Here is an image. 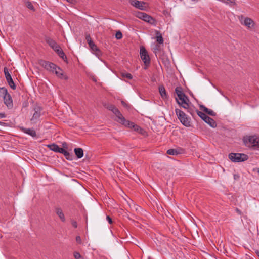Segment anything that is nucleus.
Instances as JSON below:
<instances>
[{
	"mask_svg": "<svg viewBox=\"0 0 259 259\" xmlns=\"http://www.w3.org/2000/svg\"><path fill=\"white\" fill-rule=\"evenodd\" d=\"M243 142L245 145L249 147L259 148V138L256 136H249L244 138Z\"/></svg>",
	"mask_w": 259,
	"mask_h": 259,
	"instance_id": "nucleus-1",
	"label": "nucleus"
},
{
	"mask_svg": "<svg viewBox=\"0 0 259 259\" xmlns=\"http://www.w3.org/2000/svg\"><path fill=\"white\" fill-rule=\"evenodd\" d=\"M136 16L137 18L150 24L151 25L153 26H156L157 25L156 20L154 18L145 13L137 12L136 13Z\"/></svg>",
	"mask_w": 259,
	"mask_h": 259,
	"instance_id": "nucleus-2",
	"label": "nucleus"
},
{
	"mask_svg": "<svg viewBox=\"0 0 259 259\" xmlns=\"http://www.w3.org/2000/svg\"><path fill=\"white\" fill-rule=\"evenodd\" d=\"M140 55L142 60L144 63V69H147L150 64V58L148 52L144 46L140 47Z\"/></svg>",
	"mask_w": 259,
	"mask_h": 259,
	"instance_id": "nucleus-3",
	"label": "nucleus"
},
{
	"mask_svg": "<svg viewBox=\"0 0 259 259\" xmlns=\"http://www.w3.org/2000/svg\"><path fill=\"white\" fill-rule=\"evenodd\" d=\"M229 158L234 162H240L247 160L248 156L243 153H231L229 154Z\"/></svg>",
	"mask_w": 259,
	"mask_h": 259,
	"instance_id": "nucleus-4",
	"label": "nucleus"
},
{
	"mask_svg": "<svg viewBox=\"0 0 259 259\" xmlns=\"http://www.w3.org/2000/svg\"><path fill=\"white\" fill-rule=\"evenodd\" d=\"M121 124L125 127L133 128L135 131L138 132L142 135H145L146 133L145 131H144L140 126L135 124L134 122L126 120L125 118L124 119V121H123Z\"/></svg>",
	"mask_w": 259,
	"mask_h": 259,
	"instance_id": "nucleus-5",
	"label": "nucleus"
},
{
	"mask_svg": "<svg viewBox=\"0 0 259 259\" xmlns=\"http://www.w3.org/2000/svg\"><path fill=\"white\" fill-rule=\"evenodd\" d=\"M175 112L181 122L186 127H190L191 123L185 113L179 109H175Z\"/></svg>",
	"mask_w": 259,
	"mask_h": 259,
	"instance_id": "nucleus-6",
	"label": "nucleus"
},
{
	"mask_svg": "<svg viewBox=\"0 0 259 259\" xmlns=\"http://www.w3.org/2000/svg\"><path fill=\"white\" fill-rule=\"evenodd\" d=\"M105 107L109 110L112 111L116 116L117 122L121 124L123 121H124L125 118L122 115L120 111L113 105H108Z\"/></svg>",
	"mask_w": 259,
	"mask_h": 259,
	"instance_id": "nucleus-7",
	"label": "nucleus"
},
{
	"mask_svg": "<svg viewBox=\"0 0 259 259\" xmlns=\"http://www.w3.org/2000/svg\"><path fill=\"white\" fill-rule=\"evenodd\" d=\"M197 115L203 119L206 123L209 124L212 127H215L217 125L215 121L211 118V117L208 116L205 113L199 111L198 110H196Z\"/></svg>",
	"mask_w": 259,
	"mask_h": 259,
	"instance_id": "nucleus-8",
	"label": "nucleus"
},
{
	"mask_svg": "<svg viewBox=\"0 0 259 259\" xmlns=\"http://www.w3.org/2000/svg\"><path fill=\"white\" fill-rule=\"evenodd\" d=\"M238 18L240 23L242 25H245L248 28H251L254 26L253 21L249 17H244L243 15H241L238 16Z\"/></svg>",
	"mask_w": 259,
	"mask_h": 259,
	"instance_id": "nucleus-9",
	"label": "nucleus"
},
{
	"mask_svg": "<svg viewBox=\"0 0 259 259\" xmlns=\"http://www.w3.org/2000/svg\"><path fill=\"white\" fill-rule=\"evenodd\" d=\"M40 64L46 70L53 73L54 72L57 68V66L56 64L49 61L41 60L40 62Z\"/></svg>",
	"mask_w": 259,
	"mask_h": 259,
	"instance_id": "nucleus-10",
	"label": "nucleus"
},
{
	"mask_svg": "<svg viewBox=\"0 0 259 259\" xmlns=\"http://www.w3.org/2000/svg\"><path fill=\"white\" fill-rule=\"evenodd\" d=\"M163 46L160 44L155 45V47L153 48V52L155 54L156 56H159V57L164 60L165 59L167 60V57L164 54V52L162 49Z\"/></svg>",
	"mask_w": 259,
	"mask_h": 259,
	"instance_id": "nucleus-11",
	"label": "nucleus"
},
{
	"mask_svg": "<svg viewBox=\"0 0 259 259\" xmlns=\"http://www.w3.org/2000/svg\"><path fill=\"white\" fill-rule=\"evenodd\" d=\"M4 72L5 75L6 79L11 89L15 90L16 89V85L13 81L11 74L9 73L8 68L5 67L4 68Z\"/></svg>",
	"mask_w": 259,
	"mask_h": 259,
	"instance_id": "nucleus-12",
	"label": "nucleus"
},
{
	"mask_svg": "<svg viewBox=\"0 0 259 259\" xmlns=\"http://www.w3.org/2000/svg\"><path fill=\"white\" fill-rule=\"evenodd\" d=\"M130 3L131 5L141 10H145L147 8L146 3L143 1L138 0H130Z\"/></svg>",
	"mask_w": 259,
	"mask_h": 259,
	"instance_id": "nucleus-13",
	"label": "nucleus"
},
{
	"mask_svg": "<svg viewBox=\"0 0 259 259\" xmlns=\"http://www.w3.org/2000/svg\"><path fill=\"white\" fill-rule=\"evenodd\" d=\"M57 77L62 79L67 80L68 77L64 74L63 71L58 66L54 72Z\"/></svg>",
	"mask_w": 259,
	"mask_h": 259,
	"instance_id": "nucleus-14",
	"label": "nucleus"
},
{
	"mask_svg": "<svg viewBox=\"0 0 259 259\" xmlns=\"http://www.w3.org/2000/svg\"><path fill=\"white\" fill-rule=\"evenodd\" d=\"M34 113H33V116L31 119V121H33L35 120L38 119L41 115V108L39 107H35L34 109Z\"/></svg>",
	"mask_w": 259,
	"mask_h": 259,
	"instance_id": "nucleus-15",
	"label": "nucleus"
},
{
	"mask_svg": "<svg viewBox=\"0 0 259 259\" xmlns=\"http://www.w3.org/2000/svg\"><path fill=\"white\" fill-rule=\"evenodd\" d=\"M4 103L9 108H11L13 106L12 99L11 95L8 94L5 96L4 98Z\"/></svg>",
	"mask_w": 259,
	"mask_h": 259,
	"instance_id": "nucleus-16",
	"label": "nucleus"
},
{
	"mask_svg": "<svg viewBox=\"0 0 259 259\" xmlns=\"http://www.w3.org/2000/svg\"><path fill=\"white\" fill-rule=\"evenodd\" d=\"M21 130H22V131L24 133H25L28 135H29L30 136L33 137H35L36 136V132L33 129L26 128L22 127L21 128Z\"/></svg>",
	"mask_w": 259,
	"mask_h": 259,
	"instance_id": "nucleus-17",
	"label": "nucleus"
},
{
	"mask_svg": "<svg viewBox=\"0 0 259 259\" xmlns=\"http://www.w3.org/2000/svg\"><path fill=\"white\" fill-rule=\"evenodd\" d=\"M200 108L201 110H203L204 112L210 116H215L216 115V113L213 111L207 108L204 105H200Z\"/></svg>",
	"mask_w": 259,
	"mask_h": 259,
	"instance_id": "nucleus-18",
	"label": "nucleus"
},
{
	"mask_svg": "<svg viewBox=\"0 0 259 259\" xmlns=\"http://www.w3.org/2000/svg\"><path fill=\"white\" fill-rule=\"evenodd\" d=\"M159 92L163 99H167V95L163 85H162L159 87Z\"/></svg>",
	"mask_w": 259,
	"mask_h": 259,
	"instance_id": "nucleus-19",
	"label": "nucleus"
},
{
	"mask_svg": "<svg viewBox=\"0 0 259 259\" xmlns=\"http://www.w3.org/2000/svg\"><path fill=\"white\" fill-rule=\"evenodd\" d=\"M55 212L62 222H64L65 221V218L64 217V214L63 211L61 208L56 207L55 208Z\"/></svg>",
	"mask_w": 259,
	"mask_h": 259,
	"instance_id": "nucleus-20",
	"label": "nucleus"
},
{
	"mask_svg": "<svg viewBox=\"0 0 259 259\" xmlns=\"http://www.w3.org/2000/svg\"><path fill=\"white\" fill-rule=\"evenodd\" d=\"M74 151L77 158L80 159L83 156V150L80 148H76L74 149Z\"/></svg>",
	"mask_w": 259,
	"mask_h": 259,
	"instance_id": "nucleus-21",
	"label": "nucleus"
},
{
	"mask_svg": "<svg viewBox=\"0 0 259 259\" xmlns=\"http://www.w3.org/2000/svg\"><path fill=\"white\" fill-rule=\"evenodd\" d=\"M49 149L54 152L60 153V150L62 148H60L57 145L55 144H52L47 145Z\"/></svg>",
	"mask_w": 259,
	"mask_h": 259,
	"instance_id": "nucleus-22",
	"label": "nucleus"
},
{
	"mask_svg": "<svg viewBox=\"0 0 259 259\" xmlns=\"http://www.w3.org/2000/svg\"><path fill=\"white\" fill-rule=\"evenodd\" d=\"M60 153L64 154L65 158L67 160H72V155L71 154H70L68 151L65 150L64 149L62 148L60 150Z\"/></svg>",
	"mask_w": 259,
	"mask_h": 259,
	"instance_id": "nucleus-23",
	"label": "nucleus"
},
{
	"mask_svg": "<svg viewBox=\"0 0 259 259\" xmlns=\"http://www.w3.org/2000/svg\"><path fill=\"white\" fill-rule=\"evenodd\" d=\"M45 40L51 48H54V46L57 44L54 39L49 37H46L45 38Z\"/></svg>",
	"mask_w": 259,
	"mask_h": 259,
	"instance_id": "nucleus-24",
	"label": "nucleus"
},
{
	"mask_svg": "<svg viewBox=\"0 0 259 259\" xmlns=\"http://www.w3.org/2000/svg\"><path fill=\"white\" fill-rule=\"evenodd\" d=\"M156 41L157 42L159 43L160 45H162L163 46V38L162 36V34L160 33V32L158 31H156Z\"/></svg>",
	"mask_w": 259,
	"mask_h": 259,
	"instance_id": "nucleus-25",
	"label": "nucleus"
},
{
	"mask_svg": "<svg viewBox=\"0 0 259 259\" xmlns=\"http://www.w3.org/2000/svg\"><path fill=\"white\" fill-rule=\"evenodd\" d=\"M90 48L92 50L93 52H95L96 55L99 56L101 55V52L100 49L98 48V47L93 42V45H89Z\"/></svg>",
	"mask_w": 259,
	"mask_h": 259,
	"instance_id": "nucleus-26",
	"label": "nucleus"
},
{
	"mask_svg": "<svg viewBox=\"0 0 259 259\" xmlns=\"http://www.w3.org/2000/svg\"><path fill=\"white\" fill-rule=\"evenodd\" d=\"M57 54H58V55L65 62H66V63H67V57L66 56V55L65 54V53H64V52L63 51L62 49H61L60 50H59V52H58L57 53Z\"/></svg>",
	"mask_w": 259,
	"mask_h": 259,
	"instance_id": "nucleus-27",
	"label": "nucleus"
},
{
	"mask_svg": "<svg viewBox=\"0 0 259 259\" xmlns=\"http://www.w3.org/2000/svg\"><path fill=\"white\" fill-rule=\"evenodd\" d=\"M176 100L178 104L180 105L185 104V103H186L187 102L189 101V100L187 96V99H185V98H183L181 100H178V99L176 98Z\"/></svg>",
	"mask_w": 259,
	"mask_h": 259,
	"instance_id": "nucleus-28",
	"label": "nucleus"
},
{
	"mask_svg": "<svg viewBox=\"0 0 259 259\" xmlns=\"http://www.w3.org/2000/svg\"><path fill=\"white\" fill-rule=\"evenodd\" d=\"M223 3H226L229 5L231 6H234L236 5V3L235 0H220Z\"/></svg>",
	"mask_w": 259,
	"mask_h": 259,
	"instance_id": "nucleus-29",
	"label": "nucleus"
},
{
	"mask_svg": "<svg viewBox=\"0 0 259 259\" xmlns=\"http://www.w3.org/2000/svg\"><path fill=\"white\" fill-rule=\"evenodd\" d=\"M7 94H8V93L6 88L4 87L0 88V96H3L4 98Z\"/></svg>",
	"mask_w": 259,
	"mask_h": 259,
	"instance_id": "nucleus-30",
	"label": "nucleus"
},
{
	"mask_svg": "<svg viewBox=\"0 0 259 259\" xmlns=\"http://www.w3.org/2000/svg\"><path fill=\"white\" fill-rule=\"evenodd\" d=\"M167 153L171 155H177L179 154V153L174 149H168L167 151Z\"/></svg>",
	"mask_w": 259,
	"mask_h": 259,
	"instance_id": "nucleus-31",
	"label": "nucleus"
},
{
	"mask_svg": "<svg viewBox=\"0 0 259 259\" xmlns=\"http://www.w3.org/2000/svg\"><path fill=\"white\" fill-rule=\"evenodd\" d=\"M85 39L87 40L89 45H93V41L89 34L86 35Z\"/></svg>",
	"mask_w": 259,
	"mask_h": 259,
	"instance_id": "nucleus-32",
	"label": "nucleus"
},
{
	"mask_svg": "<svg viewBox=\"0 0 259 259\" xmlns=\"http://www.w3.org/2000/svg\"><path fill=\"white\" fill-rule=\"evenodd\" d=\"M122 76L123 77H125L128 79H132L133 78L132 75L129 73H122Z\"/></svg>",
	"mask_w": 259,
	"mask_h": 259,
	"instance_id": "nucleus-33",
	"label": "nucleus"
},
{
	"mask_svg": "<svg viewBox=\"0 0 259 259\" xmlns=\"http://www.w3.org/2000/svg\"><path fill=\"white\" fill-rule=\"evenodd\" d=\"M115 37H116V38L117 39H121L122 38V33L120 31H117L116 33Z\"/></svg>",
	"mask_w": 259,
	"mask_h": 259,
	"instance_id": "nucleus-34",
	"label": "nucleus"
},
{
	"mask_svg": "<svg viewBox=\"0 0 259 259\" xmlns=\"http://www.w3.org/2000/svg\"><path fill=\"white\" fill-rule=\"evenodd\" d=\"M175 92L176 93V94L177 95V96L178 95V94H181L183 93V91H182V89L181 87H177L176 89H175Z\"/></svg>",
	"mask_w": 259,
	"mask_h": 259,
	"instance_id": "nucleus-35",
	"label": "nucleus"
},
{
	"mask_svg": "<svg viewBox=\"0 0 259 259\" xmlns=\"http://www.w3.org/2000/svg\"><path fill=\"white\" fill-rule=\"evenodd\" d=\"M52 49H53V50H54V51L56 53H57L58 52H59V50H60L61 49H62L60 48V46H59V45H58V44H57L56 45H55V46H54V48H52Z\"/></svg>",
	"mask_w": 259,
	"mask_h": 259,
	"instance_id": "nucleus-36",
	"label": "nucleus"
},
{
	"mask_svg": "<svg viewBox=\"0 0 259 259\" xmlns=\"http://www.w3.org/2000/svg\"><path fill=\"white\" fill-rule=\"evenodd\" d=\"M178 100H181L183 98L187 99V96L183 92L181 94H179L178 95Z\"/></svg>",
	"mask_w": 259,
	"mask_h": 259,
	"instance_id": "nucleus-37",
	"label": "nucleus"
},
{
	"mask_svg": "<svg viewBox=\"0 0 259 259\" xmlns=\"http://www.w3.org/2000/svg\"><path fill=\"white\" fill-rule=\"evenodd\" d=\"M74 256L75 259H80L82 258V256L78 252H75L74 253Z\"/></svg>",
	"mask_w": 259,
	"mask_h": 259,
	"instance_id": "nucleus-38",
	"label": "nucleus"
},
{
	"mask_svg": "<svg viewBox=\"0 0 259 259\" xmlns=\"http://www.w3.org/2000/svg\"><path fill=\"white\" fill-rule=\"evenodd\" d=\"M27 7L31 9V10H33L34 9V7L33 6V5L32 4V3L30 2H27Z\"/></svg>",
	"mask_w": 259,
	"mask_h": 259,
	"instance_id": "nucleus-39",
	"label": "nucleus"
},
{
	"mask_svg": "<svg viewBox=\"0 0 259 259\" xmlns=\"http://www.w3.org/2000/svg\"><path fill=\"white\" fill-rule=\"evenodd\" d=\"M76 241L78 243V244H81V237L79 236H77L76 237Z\"/></svg>",
	"mask_w": 259,
	"mask_h": 259,
	"instance_id": "nucleus-40",
	"label": "nucleus"
},
{
	"mask_svg": "<svg viewBox=\"0 0 259 259\" xmlns=\"http://www.w3.org/2000/svg\"><path fill=\"white\" fill-rule=\"evenodd\" d=\"M71 224H72V226H73L74 228H76L77 227V223L76 221L72 220L71 221Z\"/></svg>",
	"mask_w": 259,
	"mask_h": 259,
	"instance_id": "nucleus-41",
	"label": "nucleus"
},
{
	"mask_svg": "<svg viewBox=\"0 0 259 259\" xmlns=\"http://www.w3.org/2000/svg\"><path fill=\"white\" fill-rule=\"evenodd\" d=\"M182 107L185 109H188L189 104L188 102H187L186 103L181 105Z\"/></svg>",
	"mask_w": 259,
	"mask_h": 259,
	"instance_id": "nucleus-42",
	"label": "nucleus"
},
{
	"mask_svg": "<svg viewBox=\"0 0 259 259\" xmlns=\"http://www.w3.org/2000/svg\"><path fill=\"white\" fill-rule=\"evenodd\" d=\"M106 219H107V220L108 221V222H109V224H111L112 223V219L109 215H107L106 217Z\"/></svg>",
	"mask_w": 259,
	"mask_h": 259,
	"instance_id": "nucleus-43",
	"label": "nucleus"
},
{
	"mask_svg": "<svg viewBox=\"0 0 259 259\" xmlns=\"http://www.w3.org/2000/svg\"><path fill=\"white\" fill-rule=\"evenodd\" d=\"M235 211H236V212H237L239 215H242V212H241V211L240 209H239L238 208H236L235 209Z\"/></svg>",
	"mask_w": 259,
	"mask_h": 259,
	"instance_id": "nucleus-44",
	"label": "nucleus"
},
{
	"mask_svg": "<svg viewBox=\"0 0 259 259\" xmlns=\"http://www.w3.org/2000/svg\"><path fill=\"white\" fill-rule=\"evenodd\" d=\"M121 103H122V105L124 106V107H128V105L127 103H126L124 101H121Z\"/></svg>",
	"mask_w": 259,
	"mask_h": 259,
	"instance_id": "nucleus-45",
	"label": "nucleus"
},
{
	"mask_svg": "<svg viewBox=\"0 0 259 259\" xmlns=\"http://www.w3.org/2000/svg\"><path fill=\"white\" fill-rule=\"evenodd\" d=\"M6 117V115L4 113H0V118H5Z\"/></svg>",
	"mask_w": 259,
	"mask_h": 259,
	"instance_id": "nucleus-46",
	"label": "nucleus"
},
{
	"mask_svg": "<svg viewBox=\"0 0 259 259\" xmlns=\"http://www.w3.org/2000/svg\"><path fill=\"white\" fill-rule=\"evenodd\" d=\"M188 111L191 114V115H193V113H192V111H193V110L191 109H189Z\"/></svg>",
	"mask_w": 259,
	"mask_h": 259,
	"instance_id": "nucleus-47",
	"label": "nucleus"
},
{
	"mask_svg": "<svg viewBox=\"0 0 259 259\" xmlns=\"http://www.w3.org/2000/svg\"><path fill=\"white\" fill-rule=\"evenodd\" d=\"M255 252L256 254V255L258 256V257H259V250H256L255 251Z\"/></svg>",
	"mask_w": 259,
	"mask_h": 259,
	"instance_id": "nucleus-48",
	"label": "nucleus"
},
{
	"mask_svg": "<svg viewBox=\"0 0 259 259\" xmlns=\"http://www.w3.org/2000/svg\"><path fill=\"white\" fill-rule=\"evenodd\" d=\"M5 124H6V123H5L3 122H2V121H0V125H1L4 126V125H5Z\"/></svg>",
	"mask_w": 259,
	"mask_h": 259,
	"instance_id": "nucleus-49",
	"label": "nucleus"
},
{
	"mask_svg": "<svg viewBox=\"0 0 259 259\" xmlns=\"http://www.w3.org/2000/svg\"><path fill=\"white\" fill-rule=\"evenodd\" d=\"M68 2L70 3H73L74 0H66Z\"/></svg>",
	"mask_w": 259,
	"mask_h": 259,
	"instance_id": "nucleus-50",
	"label": "nucleus"
},
{
	"mask_svg": "<svg viewBox=\"0 0 259 259\" xmlns=\"http://www.w3.org/2000/svg\"><path fill=\"white\" fill-rule=\"evenodd\" d=\"M134 207H135L136 210H138V207H139L138 205H134Z\"/></svg>",
	"mask_w": 259,
	"mask_h": 259,
	"instance_id": "nucleus-51",
	"label": "nucleus"
},
{
	"mask_svg": "<svg viewBox=\"0 0 259 259\" xmlns=\"http://www.w3.org/2000/svg\"><path fill=\"white\" fill-rule=\"evenodd\" d=\"M237 178H238V177H239V176H237V175H234V178H235V179H236V178H237Z\"/></svg>",
	"mask_w": 259,
	"mask_h": 259,
	"instance_id": "nucleus-52",
	"label": "nucleus"
},
{
	"mask_svg": "<svg viewBox=\"0 0 259 259\" xmlns=\"http://www.w3.org/2000/svg\"><path fill=\"white\" fill-rule=\"evenodd\" d=\"M257 171L259 174V168H257Z\"/></svg>",
	"mask_w": 259,
	"mask_h": 259,
	"instance_id": "nucleus-53",
	"label": "nucleus"
}]
</instances>
